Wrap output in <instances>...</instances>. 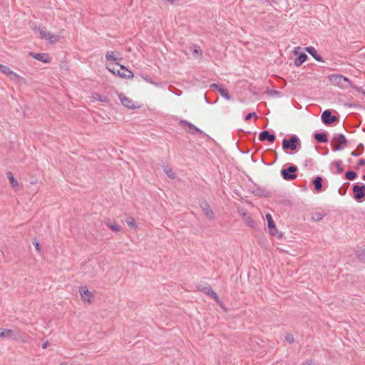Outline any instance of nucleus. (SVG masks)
Returning <instances> with one entry per match:
<instances>
[{
  "label": "nucleus",
  "mask_w": 365,
  "mask_h": 365,
  "mask_svg": "<svg viewBox=\"0 0 365 365\" xmlns=\"http://www.w3.org/2000/svg\"><path fill=\"white\" fill-rule=\"evenodd\" d=\"M106 68L115 76L122 78L130 79L134 76L131 71L128 70L125 66L120 64L118 62L108 63Z\"/></svg>",
  "instance_id": "obj_1"
},
{
  "label": "nucleus",
  "mask_w": 365,
  "mask_h": 365,
  "mask_svg": "<svg viewBox=\"0 0 365 365\" xmlns=\"http://www.w3.org/2000/svg\"><path fill=\"white\" fill-rule=\"evenodd\" d=\"M327 78L329 80L331 84L341 88H347L349 87L353 88H356V86L353 84V83L349 78L341 74H331L327 76Z\"/></svg>",
  "instance_id": "obj_2"
},
{
  "label": "nucleus",
  "mask_w": 365,
  "mask_h": 365,
  "mask_svg": "<svg viewBox=\"0 0 365 365\" xmlns=\"http://www.w3.org/2000/svg\"><path fill=\"white\" fill-rule=\"evenodd\" d=\"M282 146L285 152H287L288 150L297 152L301 147V141L297 135H292L289 138L282 140Z\"/></svg>",
  "instance_id": "obj_3"
},
{
  "label": "nucleus",
  "mask_w": 365,
  "mask_h": 365,
  "mask_svg": "<svg viewBox=\"0 0 365 365\" xmlns=\"http://www.w3.org/2000/svg\"><path fill=\"white\" fill-rule=\"evenodd\" d=\"M331 147L334 151H339L349 145V141L342 133L334 135L331 139Z\"/></svg>",
  "instance_id": "obj_4"
},
{
  "label": "nucleus",
  "mask_w": 365,
  "mask_h": 365,
  "mask_svg": "<svg viewBox=\"0 0 365 365\" xmlns=\"http://www.w3.org/2000/svg\"><path fill=\"white\" fill-rule=\"evenodd\" d=\"M297 166L291 164L287 168H282L280 171V173L284 180L287 181H292L297 178Z\"/></svg>",
  "instance_id": "obj_5"
},
{
  "label": "nucleus",
  "mask_w": 365,
  "mask_h": 365,
  "mask_svg": "<svg viewBox=\"0 0 365 365\" xmlns=\"http://www.w3.org/2000/svg\"><path fill=\"white\" fill-rule=\"evenodd\" d=\"M353 197L358 202L365 199V185L354 183L352 187Z\"/></svg>",
  "instance_id": "obj_6"
},
{
  "label": "nucleus",
  "mask_w": 365,
  "mask_h": 365,
  "mask_svg": "<svg viewBox=\"0 0 365 365\" xmlns=\"http://www.w3.org/2000/svg\"><path fill=\"white\" fill-rule=\"evenodd\" d=\"M265 217H266V219L267 221V227H268L269 234L271 235L277 237L278 238L281 237L282 236V235L281 232H278V230L276 227L275 222H274L271 214L267 213Z\"/></svg>",
  "instance_id": "obj_7"
},
{
  "label": "nucleus",
  "mask_w": 365,
  "mask_h": 365,
  "mask_svg": "<svg viewBox=\"0 0 365 365\" xmlns=\"http://www.w3.org/2000/svg\"><path fill=\"white\" fill-rule=\"evenodd\" d=\"M322 121L326 125H331L334 123L339 121V116L333 115L331 110H325L321 115Z\"/></svg>",
  "instance_id": "obj_8"
},
{
  "label": "nucleus",
  "mask_w": 365,
  "mask_h": 365,
  "mask_svg": "<svg viewBox=\"0 0 365 365\" xmlns=\"http://www.w3.org/2000/svg\"><path fill=\"white\" fill-rule=\"evenodd\" d=\"M200 206L204 215L208 220H214L215 218V215L213 210H212L209 203L206 200L202 201L200 203Z\"/></svg>",
  "instance_id": "obj_9"
},
{
  "label": "nucleus",
  "mask_w": 365,
  "mask_h": 365,
  "mask_svg": "<svg viewBox=\"0 0 365 365\" xmlns=\"http://www.w3.org/2000/svg\"><path fill=\"white\" fill-rule=\"evenodd\" d=\"M29 56L44 63H48L51 61V57L48 53L29 52Z\"/></svg>",
  "instance_id": "obj_10"
},
{
  "label": "nucleus",
  "mask_w": 365,
  "mask_h": 365,
  "mask_svg": "<svg viewBox=\"0 0 365 365\" xmlns=\"http://www.w3.org/2000/svg\"><path fill=\"white\" fill-rule=\"evenodd\" d=\"M210 88L217 90L220 93V94L225 99L230 100L231 96L229 93L228 90L224 88V86L222 84L213 83L210 84Z\"/></svg>",
  "instance_id": "obj_11"
},
{
  "label": "nucleus",
  "mask_w": 365,
  "mask_h": 365,
  "mask_svg": "<svg viewBox=\"0 0 365 365\" xmlns=\"http://www.w3.org/2000/svg\"><path fill=\"white\" fill-rule=\"evenodd\" d=\"M276 139L274 133H271L269 130H263L259 135V140L262 142L268 141L271 143H274Z\"/></svg>",
  "instance_id": "obj_12"
},
{
  "label": "nucleus",
  "mask_w": 365,
  "mask_h": 365,
  "mask_svg": "<svg viewBox=\"0 0 365 365\" xmlns=\"http://www.w3.org/2000/svg\"><path fill=\"white\" fill-rule=\"evenodd\" d=\"M180 124L182 126L187 125L190 128V130L188 132L192 135L203 133V132L200 128H197L192 123H191L185 120H180Z\"/></svg>",
  "instance_id": "obj_13"
},
{
  "label": "nucleus",
  "mask_w": 365,
  "mask_h": 365,
  "mask_svg": "<svg viewBox=\"0 0 365 365\" xmlns=\"http://www.w3.org/2000/svg\"><path fill=\"white\" fill-rule=\"evenodd\" d=\"M197 289H199V291L205 293V294L208 295L210 298L213 299H215L218 296V294L213 291V289L210 285L204 286L200 284L197 287Z\"/></svg>",
  "instance_id": "obj_14"
},
{
  "label": "nucleus",
  "mask_w": 365,
  "mask_h": 365,
  "mask_svg": "<svg viewBox=\"0 0 365 365\" xmlns=\"http://www.w3.org/2000/svg\"><path fill=\"white\" fill-rule=\"evenodd\" d=\"M118 96L119 99L120 100L121 103L126 108H128L129 109H135V108H137L134 105L133 100L126 97L122 93H119L118 95Z\"/></svg>",
  "instance_id": "obj_15"
},
{
  "label": "nucleus",
  "mask_w": 365,
  "mask_h": 365,
  "mask_svg": "<svg viewBox=\"0 0 365 365\" xmlns=\"http://www.w3.org/2000/svg\"><path fill=\"white\" fill-rule=\"evenodd\" d=\"M79 292L83 301L90 302L91 298L93 297V293L88 291L86 286H81L79 287Z\"/></svg>",
  "instance_id": "obj_16"
},
{
  "label": "nucleus",
  "mask_w": 365,
  "mask_h": 365,
  "mask_svg": "<svg viewBox=\"0 0 365 365\" xmlns=\"http://www.w3.org/2000/svg\"><path fill=\"white\" fill-rule=\"evenodd\" d=\"M7 76H9L10 79L13 81L15 83H24L27 84V81L24 77L20 76L11 69L9 70V73H7Z\"/></svg>",
  "instance_id": "obj_17"
},
{
  "label": "nucleus",
  "mask_w": 365,
  "mask_h": 365,
  "mask_svg": "<svg viewBox=\"0 0 365 365\" xmlns=\"http://www.w3.org/2000/svg\"><path fill=\"white\" fill-rule=\"evenodd\" d=\"M255 189L252 191V193L255 196L269 197L271 192L267 191L264 187L255 185Z\"/></svg>",
  "instance_id": "obj_18"
},
{
  "label": "nucleus",
  "mask_w": 365,
  "mask_h": 365,
  "mask_svg": "<svg viewBox=\"0 0 365 365\" xmlns=\"http://www.w3.org/2000/svg\"><path fill=\"white\" fill-rule=\"evenodd\" d=\"M304 50L311 55L317 61L324 62V60L322 56L318 54L317 51L313 46H307L304 48Z\"/></svg>",
  "instance_id": "obj_19"
},
{
  "label": "nucleus",
  "mask_w": 365,
  "mask_h": 365,
  "mask_svg": "<svg viewBox=\"0 0 365 365\" xmlns=\"http://www.w3.org/2000/svg\"><path fill=\"white\" fill-rule=\"evenodd\" d=\"M323 181H324V179L320 175H317L312 180V184L314 185V190L318 193L323 191V185H322Z\"/></svg>",
  "instance_id": "obj_20"
},
{
  "label": "nucleus",
  "mask_w": 365,
  "mask_h": 365,
  "mask_svg": "<svg viewBox=\"0 0 365 365\" xmlns=\"http://www.w3.org/2000/svg\"><path fill=\"white\" fill-rule=\"evenodd\" d=\"M314 138L319 143H327L329 141L327 133L326 132L315 133L314 134Z\"/></svg>",
  "instance_id": "obj_21"
},
{
  "label": "nucleus",
  "mask_w": 365,
  "mask_h": 365,
  "mask_svg": "<svg viewBox=\"0 0 365 365\" xmlns=\"http://www.w3.org/2000/svg\"><path fill=\"white\" fill-rule=\"evenodd\" d=\"M120 53L118 51H108L106 53V59L108 61H121L122 58L120 57Z\"/></svg>",
  "instance_id": "obj_22"
},
{
  "label": "nucleus",
  "mask_w": 365,
  "mask_h": 365,
  "mask_svg": "<svg viewBox=\"0 0 365 365\" xmlns=\"http://www.w3.org/2000/svg\"><path fill=\"white\" fill-rule=\"evenodd\" d=\"M308 58L307 55L304 52H300L294 59V64L296 67H299L303 63H304Z\"/></svg>",
  "instance_id": "obj_23"
},
{
  "label": "nucleus",
  "mask_w": 365,
  "mask_h": 365,
  "mask_svg": "<svg viewBox=\"0 0 365 365\" xmlns=\"http://www.w3.org/2000/svg\"><path fill=\"white\" fill-rule=\"evenodd\" d=\"M105 225L113 232H119L120 230V226L118 225L115 221L111 220L110 219H107L105 221Z\"/></svg>",
  "instance_id": "obj_24"
},
{
  "label": "nucleus",
  "mask_w": 365,
  "mask_h": 365,
  "mask_svg": "<svg viewBox=\"0 0 365 365\" xmlns=\"http://www.w3.org/2000/svg\"><path fill=\"white\" fill-rule=\"evenodd\" d=\"M15 336V333L13 330L9 329L0 328V337L13 338Z\"/></svg>",
  "instance_id": "obj_25"
},
{
  "label": "nucleus",
  "mask_w": 365,
  "mask_h": 365,
  "mask_svg": "<svg viewBox=\"0 0 365 365\" xmlns=\"http://www.w3.org/2000/svg\"><path fill=\"white\" fill-rule=\"evenodd\" d=\"M6 178L9 180V183H10L11 186L13 188H15L19 186V182H18L17 180L14 178L12 172L8 171V172H6Z\"/></svg>",
  "instance_id": "obj_26"
},
{
  "label": "nucleus",
  "mask_w": 365,
  "mask_h": 365,
  "mask_svg": "<svg viewBox=\"0 0 365 365\" xmlns=\"http://www.w3.org/2000/svg\"><path fill=\"white\" fill-rule=\"evenodd\" d=\"M125 222L130 229L135 230L138 227V225L135 219L131 216H128L125 218Z\"/></svg>",
  "instance_id": "obj_27"
},
{
  "label": "nucleus",
  "mask_w": 365,
  "mask_h": 365,
  "mask_svg": "<svg viewBox=\"0 0 365 365\" xmlns=\"http://www.w3.org/2000/svg\"><path fill=\"white\" fill-rule=\"evenodd\" d=\"M162 167L163 168L164 172L166 173L169 178L174 179L175 178V173H173L170 167H169L168 165H165V163H163Z\"/></svg>",
  "instance_id": "obj_28"
},
{
  "label": "nucleus",
  "mask_w": 365,
  "mask_h": 365,
  "mask_svg": "<svg viewBox=\"0 0 365 365\" xmlns=\"http://www.w3.org/2000/svg\"><path fill=\"white\" fill-rule=\"evenodd\" d=\"M364 150V146L362 143H359L356 149L351 153V155L354 157H357L363 153Z\"/></svg>",
  "instance_id": "obj_29"
},
{
  "label": "nucleus",
  "mask_w": 365,
  "mask_h": 365,
  "mask_svg": "<svg viewBox=\"0 0 365 365\" xmlns=\"http://www.w3.org/2000/svg\"><path fill=\"white\" fill-rule=\"evenodd\" d=\"M244 216L245 217V222L247 225V226L254 228L256 226V223L255 220L252 219V217L248 215V213H244Z\"/></svg>",
  "instance_id": "obj_30"
},
{
  "label": "nucleus",
  "mask_w": 365,
  "mask_h": 365,
  "mask_svg": "<svg viewBox=\"0 0 365 365\" xmlns=\"http://www.w3.org/2000/svg\"><path fill=\"white\" fill-rule=\"evenodd\" d=\"M93 98L96 100V101H98L100 102H103V103H106L108 101V99L106 96H103L98 93H93Z\"/></svg>",
  "instance_id": "obj_31"
},
{
  "label": "nucleus",
  "mask_w": 365,
  "mask_h": 365,
  "mask_svg": "<svg viewBox=\"0 0 365 365\" xmlns=\"http://www.w3.org/2000/svg\"><path fill=\"white\" fill-rule=\"evenodd\" d=\"M350 185V182H344L341 187H340L338 190V192L339 195L344 196L346 195L347 189L349 188Z\"/></svg>",
  "instance_id": "obj_32"
},
{
  "label": "nucleus",
  "mask_w": 365,
  "mask_h": 365,
  "mask_svg": "<svg viewBox=\"0 0 365 365\" xmlns=\"http://www.w3.org/2000/svg\"><path fill=\"white\" fill-rule=\"evenodd\" d=\"M344 177L346 180H354L357 177V174L355 171L350 170L345 173Z\"/></svg>",
  "instance_id": "obj_33"
},
{
  "label": "nucleus",
  "mask_w": 365,
  "mask_h": 365,
  "mask_svg": "<svg viewBox=\"0 0 365 365\" xmlns=\"http://www.w3.org/2000/svg\"><path fill=\"white\" fill-rule=\"evenodd\" d=\"M355 255L360 262H365V249L356 251Z\"/></svg>",
  "instance_id": "obj_34"
},
{
  "label": "nucleus",
  "mask_w": 365,
  "mask_h": 365,
  "mask_svg": "<svg viewBox=\"0 0 365 365\" xmlns=\"http://www.w3.org/2000/svg\"><path fill=\"white\" fill-rule=\"evenodd\" d=\"M34 29L36 31L38 30L39 31L40 37L42 39H47V38H48V36H50V32H47L46 31L41 29L40 27H36Z\"/></svg>",
  "instance_id": "obj_35"
},
{
  "label": "nucleus",
  "mask_w": 365,
  "mask_h": 365,
  "mask_svg": "<svg viewBox=\"0 0 365 365\" xmlns=\"http://www.w3.org/2000/svg\"><path fill=\"white\" fill-rule=\"evenodd\" d=\"M333 165H334L336 168V173L341 174L342 173L344 168L342 167V162L341 160H335L332 163Z\"/></svg>",
  "instance_id": "obj_36"
},
{
  "label": "nucleus",
  "mask_w": 365,
  "mask_h": 365,
  "mask_svg": "<svg viewBox=\"0 0 365 365\" xmlns=\"http://www.w3.org/2000/svg\"><path fill=\"white\" fill-rule=\"evenodd\" d=\"M324 215L320 212H315L312 215V220L314 222L320 221L323 218Z\"/></svg>",
  "instance_id": "obj_37"
},
{
  "label": "nucleus",
  "mask_w": 365,
  "mask_h": 365,
  "mask_svg": "<svg viewBox=\"0 0 365 365\" xmlns=\"http://www.w3.org/2000/svg\"><path fill=\"white\" fill-rule=\"evenodd\" d=\"M216 303L220 307V308L223 310L224 312H227V309L225 307L222 301L220 299L219 296L215 299Z\"/></svg>",
  "instance_id": "obj_38"
},
{
  "label": "nucleus",
  "mask_w": 365,
  "mask_h": 365,
  "mask_svg": "<svg viewBox=\"0 0 365 365\" xmlns=\"http://www.w3.org/2000/svg\"><path fill=\"white\" fill-rule=\"evenodd\" d=\"M47 40H48L51 43H55L58 41V36L57 35L50 34V36H48V38H47Z\"/></svg>",
  "instance_id": "obj_39"
},
{
  "label": "nucleus",
  "mask_w": 365,
  "mask_h": 365,
  "mask_svg": "<svg viewBox=\"0 0 365 365\" xmlns=\"http://www.w3.org/2000/svg\"><path fill=\"white\" fill-rule=\"evenodd\" d=\"M9 70H10L9 67L2 65V64H0V72L1 73L7 75V73H9Z\"/></svg>",
  "instance_id": "obj_40"
},
{
  "label": "nucleus",
  "mask_w": 365,
  "mask_h": 365,
  "mask_svg": "<svg viewBox=\"0 0 365 365\" xmlns=\"http://www.w3.org/2000/svg\"><path fill=\"white\" fill-rule=\"evenodd\" d=\"M33 245H34L36 250L38 252H41V245L39 241L37 240L36 239H35L34 240V242H33Z\"/></svg>",
  "instance_id": "obj_41"
},
{
  "label": "nucleus",
  "mask_w": 365,
  "mask_h": 365,
  "mask_svg": "<svg viewBox=\"0 0 365 365\" xmlns=\"http://www.w3.org/2000/svg\"><path fill=\"white\" fill-rule=\"evenodd\" d=\"M285 339L289 344H292L294 341V336L292 334H287L285 336Z\"/></svg>",
  "instance_id": "obj_42"
},
{
  "label": "nucleus",
  "mask_w": 365,
  "mask_h": 365,
  "mask_svg": "<svg viewBox=\"0 0 365 365\" xmlns=\"http://www.w3.org/2000/svg\"><path fill=\"white\" fill-rule=\"evenodd\" d=\"M364 165H365V159H364V158H361V159H359V161H358V163H357V164H356V165L355 168H356V170H359V168H360L361 166H364Z\"/></svg>",
  "instance_id": "obj_43"
},
{
  "label": "nucleus",
  "mask_w": 365,
  "mask_h": 365,
  "mask_svg": "<svg viewBox=\"0 0 365 365\" xmlns=\"http://www.w3.org/2000/svg\"><path fill=\"white\" fill-rule=\"evenodd\" d=\"M252 117L257 118V115L256 113L252 112V113H247V114L245 115V120H250Z\"/></svg>",
  "instance_id": "obj_44"
},
{
  "label": "nucleus",
  "mask_w": 365,
  "mask_h": 365,
  "mask_svg": "<svg viewBox=\"0 0 365 365\" xmlns=\"http://www.w3.org/2000/svg\"><path fill=\"white\" fill-rule=\"evenodd\" d=\"M267 93L270 96L279 95L280 92L277 90H267Z\"/></svg>",
  "instance_id": "obj_45"
},
{
  "label": "nucleus",
  "mask_w": 365,
  "mask_h": 365,
  "mask_svg": "<svg viewBox=\"0 0 365 365\" xmlns=\"http://www.w3.org/2000/svg\"><path fill=\"white\" fill-rule=\"evenodd\" d=\"M200 51V47L195 46L192 50L193 53H198V52Z\"/></svg>",
  "instance_id": "obj_46"
},
{
  "label": "nucleus",
  "mask_w": 365,
  "mask_h": 365,
  "mask_svg": "<svg viewBox=\"0 0 365 365\" xmlns=\"http://www.w3.org/2000/svg\"><path fill=\"white\" fill-rule=\"evenodd\" d=\"M299 49H300V47L295 48L294 50L293 51V54L298 56V55L299 53Z\"/></svg>",
  "instance_id": "obj_47"
},
{
  "label": "nucleus",
  "mask_w": 365,
  "mask_h": 365,
  "mask_svg": "<svg viewBox=\"0 0 365 365\" xmlns=\"http://www.w3.org/2000/svg\"><path fill=\"white\" fill-rule=\"evenodd\" d=\"M48 346V341H46V342H44V343L42 344V348H43V349H46Z\"/></svg>",
  "instance_id": "obj_48"
},
{
  "label": "nucleus",
  "mask_w": 365,
  "mask_h": 365,
  "mask_svg": "<svg viewBox=\"0 0 365 365\" xmlns=\"http://www.w3.org/2000/svg\"><path fill=\"white\" fill-rule=\"evenodd\" d=\"M204 98H205V101L207 103H212V102L210 101V99L207 97V96L205 94L204 96Z\"/></svg>",
  "instance_id": "obj_49"
},
{
  "label": "nucleus",
  "mask_w": 365,
  "mask_h": 365,
  "mask_svg": "<svg viewBox=\"0 0 365 365\" xmlns=\"http://www.w3.org/2000/svg\"><path fill=\"white\" fill-rule=\"evenodd\" d=\"M267 2L271 4L272 2H274V3H276L277 1L276 0H265Z\"/></svg>",
  "instance_id": "obj_50"
},
{
  "label": "nucleus",
  "mask_w": 365,
  "mask_h": 365,
  "mask_svg": "<svg viewBox=\"0 0 365 365\" xmlns=\"http://www.w3.org/2000/svg\"><path fill=\"white\" fill-rule=\"evenodd\" d=\"M328 153H329V150H328V148H326V149H325V150H324V155H327V154H328Z\"/></svg>",
  "instance_id": "obj_51"
},
{
  "label": "nucleus",
  "mask_w": 365,
  "mask_h": 365,
  "mask_svg": "<svg viewBox=\"0 0 365 365\" xmlns=\"http://www.w3.org/2000/svg\"><path fill=\"white\" fill-rule=\"evenodd\" d=\"M285 205H290V202L289 200H287V202L286 203H284Z\"/></svg>",
  "instance_id": "obj_52"
},
{
  "label": "nucleus",
  "mask_w": 365,
  "mask_h": 365,
  "mask_svg": "<svg viewBox=\"0 0 365 365\" xmlns=\"http://www.w3.org/2000/svg\"><path fill=\"white\" fill-rule=\"evenodd\" d=\"M362 179L365 180V174L362 176Z\"/></svg>",
  "instance_id": "obj_53"
},
{
  "label": "nucleus",
  "mask_w": 365,
  "mask_h": 365,
  "mask_svg": "<svg viewBox=\"0 0 365 365\" xmlns=\"http://www.w3.org/2000/svg\"><path fill=\"white\" fill-rule=\"evenodd\" d=\"M363 130L365 132V128L363 129Z\"/></svg>",
  "instance_id": "obj_54"
},
{
  "label": "nucleus",
  "mask_w": 365,
  "mask_h": 365,
  "mask_svg": "<svg viewBox=\"0 0 365 365\" xmlns=\"http://www.w3.org/2000/svg\"><path fill=\"white\" fill-rule=\"evenodd\" d=\"M60 365H63V364H61Z\"/></svg>",
  "instance_id": "obj_55"
},
{
  "label": "nucleus",
  "mask_w": 365,
  "mask_h": 365,
  "mask_svg": "<svg viewBox=\"0 0 365 365\" xmlns=\"http://www.w3.org/2000/svg\"><path fill=\"white\" fill-rule=\"evenodd\" d=\"M303 365H305V364H303Z\"/></svg>",
  "instance_id": "obj_56"
}]
</instances>
